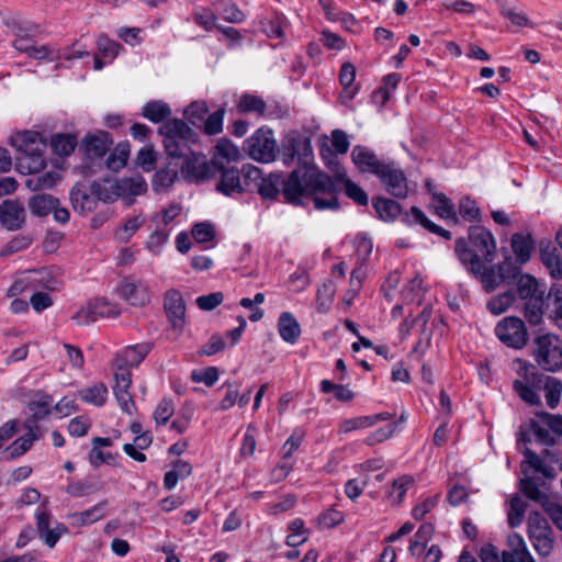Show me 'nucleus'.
Masks as SVG:
<instances>
[{"instance_id": "obj_1", "label": "nucleus", "mask_w": 562, "mask_h": 562, "mask_svg": "<svg viewBox=\"0 0 562 562\" xmlns=\"http://www.w3.org/2000/svg\"><path fill=\"white\" fill-rule=\"evenodd\" d=\"M257 186L263 199H276L282 192L292 204H301L302 198L312 196L317 210L338 207V200L334 196L335 181L327 173L307 165L294 169L286 178L270 173L267 178H260Z\"/></svg>"}, {"instance_id": "obj_2", "label": "nucleus", "mask_w": 562, "mask_h": 562, "mask_svg": "<svg viewBox=\"0 0 562 562\" xmlns=\"http://www.w3.org/2000/svg\"><path fill=\"white\" fill-rule=\"evenodd\" d=\"M514 370L518 378L513 382V389L521 401L529 405H540L539 391H544L548 406H558L562 394V382L553 376H544L536 367L521 359L514 361Z\"/></svg>"}, {"instance_id": "obj_3", "label": "nucleus", "mask_w": 562, "mask_h": 562, "mask_svg": "<svg viewBox=\"0 0 562 562\" xmlns=\"http://www.w3.org/2000/svg\"><path fill=\"white\" fill-rule=\"evenodd\" d=\"M525 459L520 464L522 479L520 491L529 499H542L544 480H552L555 476L553 456L546 451V458H541L529 448L524 450Z\"/></svg>"}, {"instance_id": "obj_4", "label": "nucleus", "mask_w": 562, "mask_h": 562, "mask_svg": "<svg viewBox=\"0 0 562 562\" xmlns=\"http://www.w3.org/2000/svg\"><path fill=\"white\" fill-rule=\"evenodd\" d=\"M463 265L468 271L477 277L486 292H492L502 284L518 276V267L510 257H506L502 262L485 267L481 260H473L470 255L463 257Z\"/></svg>"}, {"instance_id": "obj_5", "label": "nucleus", "mask_w": 562, "mask_h": 562, "mask_svg": "<svg viewBox=\"0 0 562 562\" xmlns=\"http://www.w3.org/2000/svg\"><path fill=\"white\" fill-rule=\"evenodd\" d=\"M164 137V146L168 156L187 158L190 154V143L195 140V133L182 120L166 121L158 130Z\"/></svg>"}, {"instance_id": "obj_6", "label": "nucleus", "mask_w": 562, "mask_h": 562, "mask_svg": "<svg viewBox=\"0 0 562 562\" xmlns=\"http://www.w3.org/2000/svg\"><path fill=\"white\" fill-rule=\"evenodd\" d=\"M459 243V260L463 263V257L470 255L473 260L485 259L486 262L494 260L496 250V241L493 235L481 226H473L469 232V241L467 246L460 249Z\"/></svg>"}, {"instance_id": "obj_7", "label": "nucleus", "mask_w": 562, "mask_h": 562, "mask_svg": "<svg viewBox=\"0 0 562 562\" xmlns=\"http://www.w3.org/2000/svg\"><path fill=\"white\" fill-rule=\"evenodd\" d=\"M536 362L547 371L562 369V340L551 334L539 336L533 342Z\"/></svg>"}, {"instance_id": "obj_8", "label": "nucleus", "mask_w": 562, "mask_h": 562, "mask_svg": "<svg viewBox=\"0 0 562 562\" xmlns=\"http://www.w3.org/2000/svg\"><path fill=\"white\" fill-rule=\"evenodd\" d=\"M528 537L539 555L547 557L554 547L553 531L540 513L532 512L528 516Z\"/></svg>"}, {"instance_id": "obj_9", "label": "nucleus", "mask_w": 562, "mask_h": 562, "mask_svg": "<svg viewBox=\"0 0 562 562\" xmlns=\"http://www.w3.org/2000/svg\"><path fill=\"white\" fill-rule=\"evenodd\" d=\"M245 148L254 160L260 162L274 160L277 142L272 131L259 128L245 142Z\"/></svg>"}, {"instance_id": "obj_10", "label": "nucleus", "mask_w": 562, "mask_h": 562, "mask_svg": "<svg viewBox=\"0 0 562 562\" xmlns=\"http://www.w3.org/2000/svg\"><path fill=\"white\" fill-rule=\"evenodd\" d=\"M495 334L510 348L520 349L528 341V333L524 322L514 316L503 318L495 327Z\"/></svg>"}, {"instance_id": "obj_11", "label": "nucleus", "mask_w": 562, "mask_h": 562, "mask_svg": "<svg viewBox=\"0 0 562 562\" xmlns=\"http://www.w3.org/2000/svg\"><path fill=\"white\" fill-rule=\"evenodd\" d=\"M35 517L38 537L49 548L55 547L60 537L68 531L64 524L52 521L50 515L45 506H42V508L36 512Z\"/></svg>"}, {"instance_id": "obj_12", "label": "nucleus", "mask_w": 562, "mask_h": 562, "mask_svg": "<svg viewBox=\"0 0 562 562\" xmlns=\"http://www.w3.org/2000/svg\"><path fill=\"white\" fill-rule=\"evenodd\" d=\"M212 161H207L202 154L191 153L184 160L181 171L183 177L191 182H200L215 177Z\"/></svg>"}, {"instance_id": "obj_13", "label": "nucleus", "mask_w": 562, "mask_h": 562, "mask_svg": "<svg viewBox=\"0 0 562 562\" xmlns=\"http://www.w3.org/2000/svg\"><path fill=\"white\" fill-rule=\"evenodd\" d=\"M165 311L172 330L179 336L186 325V303L180 292L169 290L165 295Z\"/></svg>"}, {"instance_id": "obj_14", "label": "nucleus", "mask_w": 562, "mask_h": 562, "mask_svg": "<svg viewBox=\"0 0 562 562\" xmlns=\"http://www.w3.org/2000/svg\"><path fill=\"white\" fill-rule=\"evenodd\" d=\"M27 285L33 288L42 286L47 290H56L59 285L57 279H55L50 271L46 269L35 270L29 272L25 277L15 281L8 290V295L14 296L25 290Z\"/></svg>"}, {"instance_id": "obj_15", "label": "nucleus", "mask_w": 562, "mask_h": 562, "mask_svg": "<svg viewBox=\"0 0 562 562\" xmlns=\"http://www.w3.org/2000/svg\"><path fill=\"white\" fill-rule=\"evenodd\" d=\"M376 176L386 190L396 198H405L408 192L407 180L404 172L394 164L385 162Z\"/></svg>"}, {"instance_id": "obj_16", "label": "nucleus", "mask_w": 562, "mask_h": 562, "mask_svg": "<svg viewBox=\"0 0 562 562\" xmlns=\"http://www.w3.org/2000/svg\"><path fill=\"white\" fill-rule=\"evenodd\" d=\"M114 385L113 394L121 406L122 411L131 415L134 409V402L130 393L132 385V375L130 370L113 368Z\"/></svg>"}, {"instance_id": "obj_17", "label": "nucleus", "mask_w": 562, "mask_h": 562, "mask_svg": "<svg viewBox=\"0 0 562 562\" xmlns=\"http://www.w3.org/2000/svg\"><path fill=\"white\" fill-rule=\"evenodd\" d=\"M117 292L133 306H144L150 301L149 290L140 280L125 279L117 288Z\"/></svg>"}, {"instance_id": "obj_18", "label": "nucleus", "mask_w": 562, "mask_h": 562, "mask_svg": "<svg viewBox=\"0 0 562 562\" xmlns=\"http://www.w3.org/2000/svg\"><path fill=\"white\" fill-rule=\"evenodd\" d=\"M114 190L117 198L123 200L126 206H131L135 196L147 191V183L142 176L122 178L114 181Z\"/></svg>"}, {"instance_id": "obj_19", "label": "nucleus", "mask_w": 562, "mask_h": 562, "mask_svg": "<svg viewBox=\"0 0 562 562\" xmlns=\"http://www.w3.org/2000/svg\"><path fill=\"white\" fill-rule=\"evenodd\" d=\"M25 222V210L18 200H5L0 204V223L9 231H16Z\"/></svg>"}, {"instance_id": "obj_20", "label": "nucleus", "mask_w": 562, "mask_h": 562, "mask_svg": "<svg viewBox=\"0 0 562 562\" xmlns=\"http://www.w3.org/2000/svg\"><path fill=\"white\" fill-rule=\"evenodd\" d=\"M520 436L525 442L536 440L548 446L555 441V436L550 431L541 414L537 419H531L525 427H521Z\"/></svg>"}, {"instance_id": "obj_21", "label": "nucleus", "mask_w": 562, "mask_h": 562, "mask_svg": "<svg viewBox=\"0 0 562 562\" xmlns=\"http://www.w3.org/2000/svg\"><path fill=\"white\" fill-rule=\"evenodd\" d=\"M351 158L360 171H368L375 176L379 172H382L381 169L385 164L384 161L379 160L372 150L360 145H357L352 148Z\"/></svg>"}, {"instance_id": "obj_22", "label": "nucleus", "mask_w": 562, "mask_h": 562, "mask_svg": "<svg viewBox=\"0 0 562 562\" xmlns=\"http://www.w3.org/2000/svg\"><path fill=\"white\" fill-rule=\"evenodd\" d=\"M150 349L151 348L149 344H140L127 347L115 357L113 361V368L128 370L131 367H136L148 355Z\"/></svg>"}, {"instance_id": "obj_23", "label": "nucleus", "mask_w": 562, "mask_h": 562, "mask_svg": "<svg viewBox=\"0 0 562 562\" xmlns=\"http://www.w3.org/2000/svg\"><path fill=\"white\" fill-rule=\"evenodd\" d=\"M312 155L311 140L306 137L294 135L288 138L284 145L283 162L290 165L294 158L306 159Z\"/></svg>"}, {"instance_id": "obj_24", "label": "nucleus", "mask_w": 562, "mask_h": 562, "mask_svg": "<svg viewBox=\"0 0 562 562\" xmlns=\"http://www.w3.org/2000/svg\"><path fill=\"white\" fill-rule=\"evenodd\" d=\"M239 155L238 148L231 140L222 138L215 146L211 161L216 170H222L226 164L238 160Z\"/></svg>"}, {"instance_id": "obj_25", "label": "nucleus", "mask_w": 562, "mask_h": 562, "mask_svg": "<svg viewBox=\"0 0 562 562\" xmlns=\"http://www.w3.org/2000/svg\"><path fill=\"white\" fill-rule=\"evenodd\" d=\"M221 172L220 181L216 184V190L225 195H233L235 193H241L245 188L240 181L239 171L236 168L226 167Z\"/></svg>"}, {"instance_id": "obj_26", "label": "nucleus", "mask_w": 562, "mask_h": 562, "mask_svg": "<svg viewBox=\"0 0 562 562\" xmlns=\"http://www.w3.org/2000/svg\"><path fill=\"white\" fill-rule=\"evenodd\" d=\"M10 144L18 151L23 154L33 153L40 149V146L43 145L41 142V135L33 131H23L13 134L10 137Z\"/></svg>"}, {"instance_id": "obj_27", "label": "nucleus", "mask_w": 562, "mask_h": 562, "mask_svg": "<svg viewBox=\"0 0 562 562\" xmlns=\"http://www.w3.org/2000/svg\"><path fill=\"white\" fill-rule=\"evenodd\" d=\"M82 145L90 157H101L110 149L112 139L106 132H99L86 136Z\"/></svg>"}, {"instance_id": "obj_28", "label": "nucleus", "mask_w": 562, "mask_h": 562, "mask_svg": "<svg viewBox=\"0 0 562 562\" xmlns=\"http://www.w3.org/2000/svg\"><path fill=\"white\" fill-rule=\"evenodd\" d=\"M70 202L72 209L80 213L92 212L98 206L94 193L90 189L88 192L78 186L70 191Z\"/></svg>"}, {"instance_id": "obj_29", "label": "nucleus", "mask_w": 562, "mask_h": 562, "mask_svg": "<svg viewBox=\"0 0 562 562\" xmlns=\"http://www.w3.org/2000/svg\"><path fill=\"white\" fill-rule=\"evenodd\" d=\"M24 427L27 429V432L15 439L7 448L10 457L13 459L24 454L32 447L33 442L40 438L37 429L30 422H25Z\"/></svg>"}, {"instance_id": "obj_30", "label": "nucleus", "mask_w": 562, "mask_h": 562, "mask_svg": "<svg viewBox=\"0 0 562 562\" xmlns=\"http://www.w3.org/2000/svg\"><path fill=\"white\" fill-rule=\"evenodd\" d=\"M278 330L281 338L289 344H295L301 335L300 324L290 312L280 315Z\"/></svg>"}, {"instance_id": "obj_31", "label": "nucleus", "mask_w": 562, "mask_h": 562, "mask_svg": "<svg viewBox=\"0 0 562 562\" xmlns=\"http://www.w3.org/2000/svg\"><path fill=\"white\" fill-rule=\"evenodd\" d=\"M510 246L518 263L525 265L529 261L533 248V240L530 235L515 233L512 236Z\"/></svg>"}, {"instance_id": "obj_32", "label": "nucleus", "mask_w": 562, "mask_h": 562, "mask_svg": "<svg viewBox=\"0 0 562 562\" xmlns=\"http://www.w3.org/2000/svg\"><path fill=\"white\" fill-rule=\"evenodd\" d=\"M108 502L102 501L93 507L71 515L72 522L77 526L90 525L99 521L105 516Z\"/></svg>"}, {"instance_id": "obj_33", "label": "nucleus", "mask_w": 562, "mask_h": 562, "mask_svg": "<svg viewBox=\"0 0 562 562\" xmlns=\"http://www.w3.org/2000/svg\"><path fill=\"white\" fill-rule=\"evenodd\" d=\"M508 542L510 546V550L503 551L502 558H515L518 560H527V562H533V558L531 557L528 548L525 543L522 537L518 533H513L508 537Z\"/></svg>"}, {"instance_id": "obj_34", "label": "nucleus", "mask_w": 562, "mask_h": 562, "mask_svg": "<svg viewBox=\"0 0 562 562\" xmlns=\"http://www.w3.org/2000/svg\"><path fill=\"white\" fill-rule=\"evenodd\" d=\"M59 202L50 194H36L30 202L29 207L31 212L37 216L48 215Z\"/></svg>"}, {"instance_id": "obj_35", "label": "nucleus", "mask_w": 562, "mask_h": 562, "mask_svg": "<svg viewBox=\"0 0 562 562\" xmlns=\"http://www.w3.org/2000/svg\"><path fill=\"white\" fill-rule=\"evenodd\" d=\"M80 398L94 406H102L108 398V387L104 383H95L92 386L79 391Z\"/></svg>"}, {"instance_id": "obj_36", "label": "nucleus", "mask_w": 562, "mask_h": 562, "mask_svg": "<svg viewBox=\"0 0 562 562\" xmlns=\"http://www.w3.org/2000/svg\"><path fill=\"white\" fill-rule=\"evenodd\" d=\"M517 292L522 300L543 296L544 294L543 291H540L537 279L530 274H521L518 277Z\"/></svg>"}, {"instance_id": "obj_37", "label": "nucleus", "mask_w": 562, "mask_h": 562, "mask_svg": "<svg viewBox=\"0 0 562 562\" xmlns=\"http://www.w3.org/2000/svg\"><path fill=\"white\" fill-rule=\"evenodd\" d=\"M373 207L379 217L385 222L393 221L401 214V205L396 201L386 198L374 199Z\"/></svg>"}, {"instance_id": "obj_38", "label": "nucleus", "mask_w": 562, "mask_h": 562, "mask_svg": "<svg viewBox=\"0 0 562 562\" xmlns=\"http://www.w3.org/2000/svg\"><path fill=\"white\" fill-rule=\"evenodd\" d=\"M13 46L15 49L27 54L30 57H33L35 59H44L50 56L53 50L47 45L42 46H35L32 44L30 38H18L14 41Z\"/></svg>"}, {"instance_id": "obj_39", "label": "nucleus", "mask_w": 562, "mask_h": 562, "mask_svg": "<svg viewBox=\"0 0 562 562\" xmlns=\"http://www.w3.org/2000/svg\"><path fill=\"white\" fill-rule=\"evenodd\" d=\"M170 114L169 105L162 101H150L143 108V115L154 123L165 121Z\"/></svg>"}, {"instance_id": "obj_40", "label": "nucleus", "mask_w": 562, "mask_h": 562, "mask_svg": "<svg viewBox=\"0 0 562 562\" xmlns=\"http://www.w3.org/2000/svg\"><path fill=\"white\" fill-rule=\"evenodd\" d=\"M178 178V171L171 168L158 170L153 178L151 186L156 193L166 192Z\"/></svg>"}, {"instance_id": "obj_41", "label": "nucleus", "mask_w": 562, "mask_h": 562, "mask_svg": "<svg viewBox=\"0 0 562 562\" xmlns=\"http://www.w3.org/2000/svg\"><path fill=\"white\" fill-rule=\"evenodd\" d=\"M53 150L59 156H69L77 146V137L72 134H56L52 137Z\"/></svg>"}, {"instance_id": "obj_42", "label": "nucleus", "mask_w": 562, "mask_h": 562, "mask_svg": "<svg viewBox=\"0 0 562 562\" xmlns=\"http://www.w3.org/2000/svg\"><path fill=\"white\" fill-rule=\"evenodd\" d=\"M356 78V68L352 64L346 63L342 65L339 74V81L341 86L345 88L344 93L341 94V99L345 101H350L353 99L357 89H350L352 82Z\"/></svg>"}, {"instance_id": "obj_43", "label": "nucleus", "mask_w": 562, "mask_h": 562, "mask_svg": "<svg viewBox=\"0 0 562 562\" xmlns=\"http://www.w3.org/2000/svg\"><path fill=\"white\" fill-rule=\"evenodd\" d=\"M144 223L145 216L142 214H137L127 218L125 223L117 228L115 233L116 238L122 243H127Z\"/></svg>"}, {"instance_id": "obj_44", "label": "nucleus", "mask_w": 562, "mask_h": 562, "mask_svg": "<svg viewBox=\"0 0 562 562\" xmlns=\"http://www.w3.org/2000/svg\"><path fill=\"white\" fill-rule=\"evenodd\" d=\"M514 301L515 294L512 291H506L491 297L486 307L493 315H501L513 305Z\"/></svg>"}, {"instance_id": "obj_45", "label": "nucleus", "mask_w": 562, "mask_h": 562, "mask_svg": "<svg viewBox=\"0 0 562 562\" xmlns=\"http://www.w3.org/2000/svg\"><path fill=\"white\" fill-rule=\"evenodd\" d=\"M52 402V397L48 395L41 396L38 400L31 402L29 408L32 417L26 422H30L37 429L36 422L49 414Z\"/></svg>"}, {"instance_id": "obj_46", "label": "nucleus", "mask_w": 562, "mask_h": 562, "mask_svg": "<svg viewBox=\"0 0 562 562\" xmlns=\"http://www.w3.org/2000/svg\"><path fill=\"white\" fill-rule=\"evenodd\" d=\"M335 181V184L337 186V182L341 180L345 186L346 194L352 199L355 202H357L360 205H367L368 203V195L367 193L355 182H352L350 179H345L342 176L337 175L336 178H331ZM337 189L334 192V196H336Z\"/></svg>"}, {"instance_id": "obj_47", "label": "nucleus", "mask_w": 562, "mask_h": 562, "mask_svg": "<svg viewBox=\"0 0 562 562\" xmlns=\"http://www.w3.org/2000/svg\"><path fill=\"white\" fill-rule=\"evenodd\" d=\"M90 190L92 193H94V196L97 199V203L99 201L102 202H114L119 200L116 192L114 190V181H103L98 182L94 181L90 186Z\"/></svg>"}, {"instance_id": "obj_48", "label": "nucleus", "mask_w": 562, "mask_h": 562, "mask_svg": "<svg viewBox=\"0 0 562 562\" xmlns=\"http://www.w3.org/2000/svg\"><path fill=\"white\" fill-rule=\"evenodd\" d=\"M539 503L548 514L554 526L562 531V505L551 501L546 493L542 499H533Z\"/></svg>"}, {"instance_id": "obj_49", "label": "nucleus", "mask_w": 562, "mask_h": 562, "mask_svg": "<svg viewBox=\"0 0 562 562\" xmlns=\"http://www.w3.org/2000/svg\"><path fill=\"white\" fill-rule=\"evenodd\" d=\"M543 316V296L528 299L525 304V317L532 325H538Z\"/></svg>"}, {"instance_id": "obj_50", "label": "nucleus", "mask_w": 562, "mask_h": 562, "mask_svg": "<svg viewBox=\"0 0 562 562\" xmlns=\"http://www.w3.org/2000/svg\"><path fill=\"white\" fill-rule=\"evenodd\" d=\"M526 512V503L518 495L509 501L508 524L510 527H517L522 522Z\"/></svg>"}, {"instance_id": "obj_51", "label": "nucleus", "mask_w": 562, "mask_h": 562, "mask_svg": "<svg viewBox=\"0 0 562 562\" xmlns=\"http://www.w3.org/2000/svg\"><path fill=\"white\" fill-rule=\"evenodd\" d=\"M541 260L549 270V273L554 279L562 278V259L554 250H543L541 252Z\"/></svg>"}, {"instance_id": "obj_52", "label": "nucleus", "mask_w": 562, "mask_h": 562, "mask_svg": "<svg viewBox=\"0 0 562 562\" xmlns=\"http://www.w3.org/2000/svg\"><path fill=\"white\" fill-rule=\"evenodd\" d=\"M411 214L414 218V222L419 223L422 226H424L426 229H428L431 233L438 234L446 239L451 238V233L441 228L440 226L434 224L431 221L427 218V216L416 206H413L411 209Z\"/></svg>"}, {"instance_id": "obj_53", "label": "nucleus", "mask_w": 562, "mask_h": 562, "mask_svg": "<svg viewBox=\"0 0 562 562\" xmlns=\"http://www.w3.org/2000/svg\"><path fill=\"white\" fill-rule=\"evenodd\" d=\"M412 484L413 479L411 476H402L395 480L392 484V490L389 492L390 501L395 505L401 504Z\"/></svg>"}, {"instance_id": "obj_54", "label": "nucleus", "mask_w": 562, "mask_h": 562, "mask_svg": "<svg viewBox=\"0 0 562 562\" xmlns=\"http://www.w3.org/2000/svg\"><path fill=\"white\" fill-rule=\"evenodd\" d=\"M74 321L80 326L90 325L99 319L93 300L80 307L74 315Z\"/></svg>"}, {"instance_id": "obj_55", "label": "nucleus", "mask_w": 562, "mask_h": 562, "mask_svg": "<svg viewBox=\"0 0 562 562\" xmlns=\"http://www.w3.org/2000/svg\"><path fill=\"white\" fill-rule=\"evenodd\" d=\"M59 176L56 172H46L30 178L26 182L27 187L32 190L49 189L56 184Z\"/></svg>"}, {"instance_id": "obj_56", "label": "nucleus", "mask_w": 562, "mask_h": 562, "mask_svg": "<svg viewBox=\"0 0 562 562\" xmlns=\"http://www.w3.org/2000/svg\"><path fill=\"white\" fill-rule=\"evenodd\" d=\"M430 205L440 217H450L453 214L452 202L442 193H434Z\"/></svg>"}, {"instance_id": "obj_57", "label": "nucleus", "mask_w": 562, "mask_h": 562, "mask_svg": "<svg viewBox=\"0 0 562 562\" xmlns=\"http://www.w3.org/2000/svg\"><path fill=\"white\" fill-rule=\"evenodd\" d=\"M335 292H336L335 286L331 283H324L318 289L317 299H316V304H317L316 307H317L318 312L325 313L328 311V308L333 302Z\"/></svg>"}, {"instance_id": "obj_58", "label": "nucleus", "mask_w": 562, "mask_h": 562, "mask_svg": "<svg viewBox=\"0 0 562 562\" xmlns=\"http://www.w3.org/2000/svg\"><path fill=\"white\" fill-rule=\"evenodd\" d=\"M321 390L323 393L334 392L337 400L348 402L353 398V393L346 385L335 384L328 380L321 382Z\"/></svg>"}, {"instance_id": "obj_59", "label": "nucleus", "mask_w": 562, "mask_h": 562, "mask_svg": "<svg viewBox=\"0 0 562 562\" xmlns=\"http://www.w3.org/2000/svg\"><path fill=\"white\" fill-rule=\"evenodd\" d=\"M130 150L127 146L120 145L108 157L106 166L112 170H119L125 166L128 158Z\"/></svg>"}, {"instance_id": "obj_60", "label": "nucleus", "mask_w": 562, "mask_h": 562, "mask_svg": "<svg viewBox=\"0 0 562 562\" xmlns=\"http://www.w3.org/2000/svg\"><path fill=\"white\" fill-rule=\"evenodd\" d=\"M175 413V405L172 400L162 398L154 411V418L157 424H167Z\"/></svg>"}, {"instance_id": "obj_61", "label": "nucleus", "mask_w": 562, "mask_h": 562, "mask_svg": "<svg viewBox=\"0 0 562 562\" xmlns=\"http://www.w3.org/2000/svg\"><path fill=\"white\" fill-rule=\"evenodd\" d=\"M156 153L151 146L143 147L137 154V164L146 172L155 169L156 166Z\"/></svg>"}, {"instance_id": "obj_62", "label": "nucleus", "mask_w": 562, "mask_h": 562, "mask_svg": "<svg viewBox=\"0 0 562 562\" xmlns=\"http://www.w3.org/2000/svg\"><path fill=\"white\" fill-rule=\"evenodd\" d=\"M192 236L198 243H207L214 238V226L209 222L198 223L192 227Z\"/></svg>"}, {"instance_id": "obj_63", "label": "nucleus", "mask_w": 562, "mask_h": 562, "mask_svg": "<svg viewBox=\"0 0 562 562\" xmlns=\"http://www.w3.org/2000/svg\"><path fill=\"white\" fill-rule=\"evenodd\" d=\"M223 300L224 294L222 292H213L207 295L196 297L195 302L200 310L209 312L222 304Z\"/></svg>"}, {"instance_id": "obj_64", "label": "nucleus", "mask_w": 562, "mask_h": 562, "mask_svg": "<svg viewBox=\"0 0 562 562\" xmlns=\"http://www.w3.org/2000/svg\"><path fill=\"white\" fill-rule=\"evenodd\" d=\"M548 302L552 306L555 317L562 318V286L554 285L550 289Z\"/></svg>"}]
</instances>
